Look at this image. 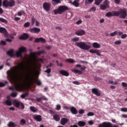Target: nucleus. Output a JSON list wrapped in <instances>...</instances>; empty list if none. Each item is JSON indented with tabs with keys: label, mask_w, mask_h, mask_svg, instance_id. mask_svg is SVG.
<instances>
[{
	"label": "nucleus",
	"mask_w": 127,
	"mask_h": 127,
	"mask_svg": "<svg viewBox=\"0 0 127 127\" xmlns=\"http://www.w3.org/2000/svg\"><path fill=\"white\" fill-rule=\"evenodd\" d=\"M7 77L11 82L15 84V86L9 87V90L11 91H19V92L22 91V83L23 82L24 85L26 86H31L32 85V79L30 77V74H28L25 76V78L22 80V78L18 74V66H15L12 67L11 70H8L7 71Z\"/></svg>",
	"instance_id": "nucleus-1"
},
{
	"label": "nucleus",
	"mask_w": 127,
	"mask_h": 127,
	"mask_svg": "<svg viewBox=\"0 0 127 127\" xmlns=\"http://www.w3.org/2000/svg\"><path fill=\"white\" fill-rule=\"evenodd\" d=\"M105 15L107 17H111V16H120L121 18L125 19L127 17V14L126 10L121 9L119 11L108 12Z\"/></svg>",
	"instance_id": "nucleus-2"
},
{
	"label": "nucleus",
	"mask_w": 127,
	"mask_h": 127,
	"mask_svg": "<svg viewBox=\"0 0 127 127\" xmlns=\"http://www.w3.org/2000/svg\"><path fill=\"white\" fill-rule=\"evenodd\" d=\"M66 10H69V8L66 6L62 5L60 6L58 9H54V12L55 14H62Z\"/></svg>",
	"instance_id": "nucleus-3"
},
{
	"label": "nucleus",
	"mask_w": 127,
	"mask_h": 127,
	"mask_svg": "<svg viewBox=\"0 0 127 127\" xmlns=\"http://www.w3.org/2000/svg\"><path fill=\"white\" fill-rule=\"evenodd\" d=\"M75 45L78 47H79L81 49H83V50H88L91 48L90 46L87 45L86 42H80L79 43L76 42Z\"/></svg>",
	"instance_id": "nucleus-4"
},
{
	"label": "nucleus",
	"mask_w": 127,
	"mask_h": 127,
	"mask_svg": "<svg viewBox=\"0 0 127 127\" xmlns=\"http://www.w3.org/2000/svg\"><path fill=\"white\" fill-rule=\"evenodd\" d=\"M3 6L5 7H12V6H14L15 5V1L14 0H9V1L7 0H4L2 2Z\"/></svg>",
	"instance_id": "nucleus-5"
},
{
	"label": "nucleus",
	"mask_w": 127,
	"mask_h": 127,
	"mask_svg": "<svg viewBox=\"0 0 127 127\" xmlns=\"http://www.w3.org/2000/svg\"><path fill=\"white\" fill-rule=\"evenodd\" d=\"M98 127H119V126L113 125L111 122H104L99 124Z\"/></svg>",
	"instance_id": "nucleus-6"
},
{
	"label": "nucleus",
	"mask_w": 127,
	"mask_h": 127,
	"mask_svg": "<svg viewBox=\"0 0 127 127\" xmlns=\"http://www.w3.org/2000/svg\"><path fill=\"white\" fill-rule=\"evenodd\" d=\"M26 48L21 47L19 48V51L16 52V56L17 58L22 57V53L26 52Z\"/></svg>",
	"instance_id": "nucleus-7"
},
{
	"label": "nucleus",
	"mask_w": 127,
	"mask_h": 127,
	"mask_svg": "<svg viewBox=\"0 0 127 127\" xmlns=\"http://www.w3.org/2000/svg\"><path fill=\"white\" fill-rule=\"evenodd\" d=\"M43 7L46 11H49L51 7V3L46 2L43 4Z\"/></svg>",
	"instance_id": "nucleus-8"
},
{
	"label": "nucleus",
	"mask_w": 127,
	"mask_h": 127,
	"mask_svg": "<svg viewBox=\"0 0 127 127\" xmlns=\"http://www.w3.org/2000/svg\"><path fill=\"white\" fill-rule=\"evenodd\" d=\"M30 55L33 57V58H34L35 60L37 61V62H41V63H43L44 60L42 58H38L37 59L36 57L35 56V53H30Z\"/></svg>",
	"instance_id": "nucleus-9"
},
{
	"label": "nucleus",
	"mask_w": 127,
	"mask_h": 127,
	"mask_svg": "<svg viewBox=\"0 0 127 127\" xmlns=\"http://www.w3.org/2000/svg\"><path fill=\"white\" fill-rule=\"evenodd\" d=\"M93 94L96 95L97 97H100L101 96V92H100V90H99L97 88H92L91 90Z\"/></svg>",
	"instance_id": "nucleus-10"
},
{
	"label": "nucleus",
	"mask_w": 127,
	"mask_h": 127,
	"mask_svg": "<svg viewBox=\"0 0 127 127\" xmlns=\"http://www.w3.org/2000/svg\"><path fill=\"white\" fill-rule=\"evenodd\" d=\"M29 31L30 32H31V33H39V32H40L41 31V30L39 28L34 27L32 28H30L29 29Z\"/></svg>",
	"instance_id": "nucleus-11"
},
{
	"label": "nucleus",
	"mask_w": 127,
	"mask_h": 127,
	"mask_svg": "<svg viewBox=\"0 0 127 127\" xmlns=\"http://www.w3.org/2000/svg\"><path fill=\"white\" fill-rule=\"evenodd\" d=\"M0 33H2L5 36H7L8 35V33H7L6 29L2 27H0Z\"/></svg>",
	"instance_id": "nucleus-12"
},
{
	"label": "nucleus",
	"mask_w": 127,
	"mask_h": 127,
	"mask_svg": "<svg viewBox=\"0 0 127 127\" xmlns=\"http://www.w3.org/2000/svg\"><path fill=\"white\" fill-rule=\"evenodd\" d=\"M86 33L85 30H79L76 32H75V34L77 35L78 36H82V35H84Z\"/></svg>",
	"instance_id": "nucleus-13"
},
{
	"label": "nucleus",
	"mask_w": 127,
	"mask_h": 127,
	"mask_svg": "<svg viewBox=\"0 0 127 127\" xmlns=\"http://www.w3.org/2000/svg\"><path fill=\"white\" fill-rule=\"evenodd\" d=\"M33 119L36 121V122H41L42 121V117L41 115H33Z\"/></svg>",
	"instance_id": "nucleus-14"
},
{
	"label": "nucleus",
	"mask_w": 127,
	"mask_h": 127,
	"mask_svg": "<svg viewBox=\"0 0 127 127\" xmlns=\"http://www.w3.org/2000/svg\"><path fill=\"white\" fill-rule=\"evenodd\" d=\"M69 122V119L65 118H63L61 120V124L62 126H65Z\"/></svg>",
	"instance_id": "nucleus-15"
},
{
	"label": "nucleus",
	"mask_w": 127,
	"mask_h": 127,
	"mask_svg": "<svg viewBox=\"0 0 127 127\" xmlns=\"http://www.w3.org/2000/svg\"><path fill=\"white\" fill-rule=\"evenodd\" d=\"M60 74H61V75L65 76V77H68V76H69V72L64 69L61 70L60 71Z\"/></svg>",
	"instance_id": "nucleus-16"
},
{
	"label": "nucleus",
	"mask_w": 127,
	"mask_h": 127,
	"mask_svg": "<svg viewBox=\"0 0 127 127\" xmlns=\"http://www.w3.org/2000/svg\"><path fill=\"white\" fill-rule=\"evenodd\" d=\"M7 54L10 57H14V50L13 49H10L7 51Z\"/></svg>",
	"instance_id": "nucleus-17"
},
{
	"label": "nucleus",
	"mask_w": 127,
	"mask_h": 127,
	"mask_svg": "<svg viewBox=\"0 0 127 127\" xmlns=\"http://www.w3.org/2000/svg\"><path fill=\"white\" fill-rule=\"evenodd\" d=\"M70 112L72 115H77L78 114V112L77 111V109L76 108L74 107H71L70 108Z\"/></svg>",
	"instance_id": "nucleus-18"
},
{
	"label": "nucleus",
	"mask_w": 127,
	"mask_h": 127,
	"mask_svg": "<svg viewBox=\"0 0 127 127\" xmlns=\"http://www.w3.org/2000/svg\"><path fill=\"white\" fill-rule=\"evenodd\" d=\"M79 1H80V0H75L73 2H71V3L72 5H74L75 7H78L79 5Z\"/></svg>",
	"instance_id": "nucleus-19"
},
{
	"label": "nucleus",
	"mask_w": 127,
	"mask_h": 127,
	"mask_svg": "<svg viewBox=\"0 0 127 127\" xmlns=\"http://www.w3.org/2000/svg\"><path fill=\"white\" fill-rule=\"evenodd\" d=\"M28 37H29V36L27 34L24 33L21 37H20V39L24 40L25 39H27Z\"/></svg>",
	"instance_id": "nucleus-20"
},
{
	"label": "nucleus",
	"mask_w": 127,
	"mask_h": 127,
	"mask_svg": "<svg viewBox=\"0 0 127 127\" xmlns=\"http://www.w3.org/2000/svg\"><path fill=\"white\" fill-rule=\"evenodd\" d=\"M13 105H14V106H15L16 108H19V106H20V103L17 100H14L13 102Z\"/></svg>",
	"instance_id": "nucleus-21"
},
{
	"label": "nucleus",
	"mask_w": 127,
	"mask_h": 127,
	"mask_svg": "<svg viewBox=\"0 0 127 127\" xmlns=\"http://www.w3.org/2000/svg\"><path fill=\"white\" fill-rule=\"evenodd\" d=\"M78 126L80 127H85L86 126V122L83 121H79L77 123Z\"/></svg>",
	"instance_id": "nucleus-22"
},
{
	"label": "nucleus",
	"mask_w": 127,
	"mask_h": 127,
	"mask_svg": "<svg viewBox=\"0 0 127 127\" xmlns=\"http://www.w3.org/2000/svg\"><path fill=\"white\" fill-rule=\"evenodd\" d=\"M71 71L73 72V73H74L75 74H79V75H81L83 73L82 72V71L78 70V69H72Z\"/></svg>",
	"instance_id": "nucleus-23"
},
{
	"label": "nucleus",
	"mask_w": 127,
	"mask_h": 127,
	"mask_svg": "<svg viewBox=\"0 0 127 127\" xmlns=\"http://www.w3.org/2000/svg\"><path fill=\"white\" fill-rule=\"evenodd\" d=\"M92 46L94 48H100L101 47V45L98 44L97 42H94L92 44Z\"/></svg>",
	"instance_id": "nucleus-24"
},
{
	"label": "nucleus",
	"mask_w": 127,
	"mask_h": 127,
	"mask_svg": "<svg viewBox=\"0 0 127 127\" xmlns=\"http://www.w3.org/2000/svg\"><path fill=\"white\" fill-rule=\"evenodd\" d=\"M53 119L56 122H59L60 121V116L58 115H56L53 116Z\"/></svg>",
	"instance_id": "nucleus-25"
},
{
	"label": "nucleus",
	"mask_w": 127,
	"mask_h": 127,
	"mask_svg": "<svg viewBox=\"0 0 127 127\" xmlns=\"http://www.w3.org/2000/svg\"><path fill=\"white\" fill-rule=\"evenodd\" d=\"M103 3V4L105 5L107 7V8H110V1L108 0H105Z\"/></svg>",
	"instance_id": "nucleus-26"
},
{
	"label": "nucleus",
	"mask_w": 127,
	"mask_h": 127,
	"mask_svg": "<svg viewBox=\"0 0 127 127\" xmlns=\"http://www.w3.org/2000/svg\"><path fill=\"white\" fill-rule=\"evenodd\" d=\"M52 4H58L61 3V0H52Z\"/></svg>",
	"instance_id": "nucleus-27"
},
{
	"label": "nucleus",
	"mask_w": 127,
	"mask_h": 127,
	"mask_svg": "<svg viewBox=\"0 0 127 127\" xmlns=\"http://www.w3.org/2000/svg\"><path fill=\"white\" fill-rule=\"evenodd\" d=\"M19 64V67H20L21 69H22L23 71H24L25 70V64H24L22 62L20 63Z\"/></svg>",
	"instance_id": "nucleus-28"
},
{
	"label": "nucleus",
	"mask_w": 127,
	"mask_h": 127,
	"mask_svg": "<svg viewBox=\"0 0 127 127\" xmlns=\"http://www.w3.org/2000/svg\"><path fill=\"white\" fill-rule=\"evenodd\" d=\"M5 105H6V106H10L12 105V103L10 100H9V99H7V100H6L5 102Z\"/></svg>",
	"instance_id": "nucleus-29"
},
{
	"label": "nucleus",
	"mask_w": 127,
	"mask_h": 127,
	"mask_svg": "<svg viewBox=\"0 0 127 127\" xmlns=\"http://www.w3.org/2000/svg\"><path fill=\"white\" fill-rule=\"evenodd\" d=\"M65 62H67L68 63H71L73 64V63H75V61L72 59H67L65 60Z\"/></svg>",
	"instance_id": "nucleus-30"
},
{
	"label": "nucleus",
	"mask_w": 127,
	"mask_h": 127,
	"mask_svg": "<svg viewBox=\"0 0 127 127\" xmlns=\"http://www.w3.org/2000/svg\"><path fill=\"white\" fill-rule=\"evenodd\" d=\"M30 110L33 113H36V112H37V111H38L37 109H36V108L34 107V106H31L30 107Z\"/></svg>",
	"instance_id": "nucleus-31"
},
{
	"label": "nucleus",
	"mask_w": 127,
	"mask_h": 127,
	"mask_svg": "<svg viewBox=\"0 0 127 127\" xmlns=\"http://www.w3.org/2000/svg\"><path fill=\"white\" fill-rule=\"evenodd\" d=\"M8 127H16V125L14 124V123L12 122H10L8 124Z\"/></svg>",
	"instance_id": "nucleus-32"
},
{
	"label": "nucleus",
	"mask_w": 127,
	"mask_h": 127,
	"mask_svg": "<svg viewBox=\"0 0 127 127\" xmlns=\"http://www.w3.org/2000/svg\"><path fill=\"white\" fill-rule=\"evenodd\" d=\"M100 9H101V10H105V9H106V8H108V7L106 6L104 4H100Z\"/></svg>",
	"instance_id": "nucleus-33"
},
{
	"label": "nucleus",
	"mask_w": 127,
	"mask_h": 127,
	"mask_svg": "<svg viewBox=\"0 0 127 127\" xmlns=\"http://www.w3.org/2000/svg\"><path fill=\"white\" fill-rule=\"evenodd\" d=\"M0 21L3 23H5V24H7V20L4 18L0 17Z\"/></svg>",
	"instance_id": "nucleus-34"
},
{
	"label": "nucleus",
	"mask_w": 127,
	"mask_h": 127,
	"mask_svg": "<svg viewBox=\"0 0 127 127\" xmlns=\"http://www.w3.org/2000/svg\"><path fill=\"white\" fill-rule=\"evenodd\" d=\"M110 36H112V37L116 36V35H118V31H115L112 33H111L110 34Z\"/></svg>",
	"instance_id": "nucleus-35"
},
{
	"label": "nucleus",
	"mask_w": 127,
	"mask_h": 127,
	"mask_svg": "<svg viewBox=\"0 0 127 127\" xmlns=\"http://www.w3.org/2000/svg\"><path fill=\"white\" fill-rule=\"evenodd\" d=\"M21 126H23V125H25L26 124V121L24 119H21L20 121Z\"/></svg>",
	"instance_id": "nucleus-36"
},
{
	"label": "nucleus",
	"mask_w": 127,
	"mask_h": 127,
	"mask_svg": "<svg viewBox=\"0 0 127 127\" xmlns=\"http://www.w3.org/2000/svg\"><path fill=\"white\" fill-rule=\"evenodd\" d=\"M46 68H47V69L45 71L46 73H47V74H50V73H51V68H49V66H47Z\"/></svg>",
	"instance_id": "nucleus-37"
},
{
	"label": "nucleus",
	"mask_w": 127,
	"mask_h": 127,
	"mask_svg": "<svg viewBox=\"0 0 127 127\" xmlns=\"http://www.w3.org/2000/svg\"><path fill=\"white\" fill-rule=\"evenodd\" d=\"M102 3V2L100 0H95V4L96 5H100V4Z\"/></svg>",
	"instance_id": "nucleus-38"
},
{
	"label": "nucleus",
	"mask_w": 127,
	"mask_h": 127,
	"mask_svg": "<svg viewBox=\"0 0 127 127\" xmlns=\"http://www.w3.org/2000/svg\"><path fill=\"white\" fill-rule=\"evenodd\" d=\"M40 42H41V43H46V40L45 39L40 37Z\"/></svg>",
	"instance_id": "nucleus-39"
},
{
	"label": "nucleus",
	"mask_w": 127,
	"mask_h": 127,
	"mask_svg": "<svg viewBox=\"0 0 127 127\" xmlns=\"http://www.w3.org/2000/svg\"><path fill=\"white\" fill-rule=\"evenodd\" d=\"M114 44H115V45H120L122 44V41L121 40H117L115 42Z\"/></svg>",
	"instance_id": "nucleus-40"
},
{
	"label": "nucleus",
	"mask_w": 127,
	"mask_h": 127,
	"mask_svg": "<svg viewBox=\"0 0 127 127\" xmlns=\"http://www.w3.org/2000/svg\"><path fill=\"white\" fill-rule=\"evenodd\" d=\"M35 82L38 86H41L42 82L40 80H36Z\"/></svg>",
	"instance_id": "nucleus-41"
},
{
	"label": "nucleus",
	"mask_w": 127,
	"mask_h": 127,
	"mask_svg": "<svg viewBox=\"0 0 127 127\" xmlns=\"http://www.w3.org/2000/svg\"><path fill=\"white\" fill-rule=\"evenodd\" d=\"M11 95L13 97H17V93L16 92H12L11 94Z\"/></svg>",
	"instance_id": "nucleus-42"
},
{
	"label": "nucleus",
	"mask_w": 127,
	"mask_h": 127,
	"mask_svg": "<svg viewBox=\"0 0 127 127\" xmlns=\"http://www.w3.org/2000/svg\"><path fill=\"white\" fill-rule=\"evenodd\" d=\"M94 1V0H85V4H88L90 3V4Z\"/></svg>",
	"instance_id": "nucleus-43"
},
{
	"label": "nucleus",
	"mask_w": 127,
	"mask_h": 127,
	"mask_svg": "<svg viewBox=\"0 0 127 127\" xmlns=\"http://www.w3.org/2000/svg\"><path fill=\"white\" fill-rule=\"evenodd\" d=\"M96 8L95 7H92L90 8L89 10H88V12H91V11H96Z\"/></svg>",
	"instance_id": "nucleus-44"
},
{
	"label": "nucleus",
	"mask_w": 127,
	"mask_h": 127,
	"mask_svg": "<svg viewBox=\"0 0 127 127\" xmlns=\"http://www.w3.org/2000/svg\"><path fill=\"white\" fill-rule=\"evenodd\" d=\"M71 41H73V42H77V41H79V38L78 37L73 38L71 39Z\"/></svg>",
	"instance_id": "nucleus-45"
},
{
	"label": "nucleus",
	"mask_w": 127,
	"mask_h": 127,
	"mask_svg": "<svg viewBox=\"0 0 127 127\" xmlns=\"http://www.w3.org/2000/svg\"><path fill=\"white\" fill-rule=\"evenodd\" d=\"M85 113V111L83 109H80L78 111V114L79 115H83V114Z\"/></svg>",
	"instance_id": "nucleus-46"
},
{
	"label": "nucleus",
	"mask_w": 127,
	"mask_h": 127,
	"mask_svg": "<svg viewBox=\"0 0 127 127\" xmlns=\"http://www.w3.org/2000/svg\"><path fill=\"white\" fill-rule=\"evenodd\" d=\"M87 116L88 117H93V116H95V114L93 112H89L87 114Z\"/></svg>",
	"instance_id": "nucleus-47"
},
{
	"label": "nucleus",
	"mask_w": 127,
	"mask_h": 127,
	"mask_svg": "<svg viewBox=\"0 0 127 127\" xmlns=\"http://www.w3.org/2000/svg\"><path fill=\"white\" fill-rule=\"evenodd\" d=\"M56 110H57V111H60V110H61V105H60V104H58L56 106Z\"/></svg>",
	"instance_id": "nucleus-48"
},
{
	"label": "nucleus",
	"mask_w": 127,
	"mask_h": 127,
	"mask_svg": "<svg viewBox=\"0 0 127 127\" xmlns=\"http://www.w3.org/2000/svg\"><path fill=\"white\" fill-rule=\"evenodd\" d=\"M30 25V23L29 22H27L24 24V27H28V26H29Z\"/></svg>",
	"instance_id": "nucleus-49"
},
{
	"label": "nucleus",
	"mask_w": 127,
	"mask_h": 127,
	"mask_svg": "<svg viewBox=\"0 0 127 127\" xmlns=\"http://www.w3.org/2000/svg\"><path fill=\"white\" fill-rule=\"evenodd\" d=\"M0 45H6V42H5V41H1L0 42Z\"/></svg>",
	"instance_id": "nucleus-50"
},
{
	"label": "nucleus",
	"mask_w": 127,
	"mask_h": 127,
	"mask_svg": "<svg viewBox=\"0 0 127 127\" xmlns=\"http://www.w3.org/2000/svg\"><path fill=\"white\" fill-rule=\"evenodd\" d=\"M96 51H97V50L91 49L89 51V52H90V53H91L92 54H94L96 53Z\"/></svg>",
	"instance_id": "nucleus-51"
},
{
	"label": "nucleus",
	"mask_w": 127,
	"mask_h": 127,
	"mask_svg": "<svg viewBox=\"0 0 127 127\" xmlns=\"http://www.w3.org/2000/svg\"><path fill=\"white\" fill-rule=\"evenodd\" d=\"M35 43H39L40 42V38H36L34 41Z\"/></svg>",
	"instance_id": "nucleus-52"
},
{
	"label": "nucleus",
	"mask_w": 127,
	"mask_h": 127,
	"mask_svg": "<svg viewBox=\"0 0 127 127\" xmlns=\"http://www.w3.org/2000/svg\"><path fill=\"white\" fill-rule=\"evenodd\" d=\"M121 112H123L124 113H127V108H121Z\"/></svg>",
	"instance_id": "nucleus-53"
},
{
	"label": "nucleus",
	"mask_w": 127,
	"mask_h": 127,
	"mask_svg": "<svg viewBox=\"0 0 127 127\" xmlns=\"http://www.w3.org/2000/svg\"><path fill=\"white\" fill-rule=\"evenodd\" d=\"M127 35L126 34H122L121 35V38L122 39H125V38H127Z\"/></svg>",
	"instance_id": "nucleus-54"
},
{
	"label": "nucleus",
	"mask_w": 127,
	"mask_h": 127,
	"mask_svg": "<svg viewBox=\"0 0 127 127\" xmlns=\"http://www.w3.org/2000/svg\"><path fill=\"white\" fill-rule=\"evenodd\" d=\"M34 23H35V18H32V19H31V24H32V25H34Z\"/></svg>",
	"instance_id": "nucleus-55"
},
{
	"label": "nucleus",
	"mask_w": 127,
	"mask_h": 127,
	"mask_svg": "<svg viewBox=\"0 0 127 127\" xmlns=\"http://www.w3.org/2000/svg\"><path fill=\"white\" fill-rule=\"evenodd\" d=\"M43 53H45L44 51H41L37 52L38 55H41V54H43Z\"/></svg>",
	"instance_id": "nucleus-56"
},
{
	"label": "nucleus",
	"mask_w": 127,
	"mask_h": 127,
	"mask_svg": "<svg viewBox=\"0 0 127 127\" xmlns=\"http://www.w3.org/2000/svg\"><path fill=\"white\" fill-rule=\"evenodd\" d=\"M122 85L124 88H127V83L125 82H122Z\"/></svg>",
	"instance_id": "nucleus-57"
},
{
	"label": "nucleus",
	"mask_w": 127,
	"mask_h": 127,
	"mask_svg": "<svg viewBox=\"0 0 127 127\" xmlns=\"http://www.w3.org/2000/svg\"><path fill=\"white\" fill-rule=\"evenodd\" d=\"M73 84H74V85H80V82H79L78 81H74L72 82Z\"/></svg>",
	"instance_id": "nucleus-58"
},
{
	"label": "nucleus",
	"mask_w": 127,
	"mask_h": 127,
	"mask_svg": "<svg viewBox=\"0 0 127 127\" xmlns=\"http://www.w3.org/2000/svg\"><path fill=\"white\" fill-rule=\"evenodd\" d=\"M114 1L116 4H120V3L121 2L120 0H114Z\"/></svg>",
	"instance_id": "nucleus-59"
},
{
	"label": "nucleus",
	"mask_w": 127,
	"mask_h": 127,
	"mask_svg": "<svg viewBox=\"0 0 127 127\" xmlns=\"http://www.w3.org/2000/svg\"><path fill=\"white\" fill-rule=\"evenodd\" d=\"M41 100H44V101H47V100H48V99H47V98H46V97H45V96H42V97H41Z\"/></svg>",
	"instance_id": "nucleus-60"
},
{
	"label": "nucleus",
	"mask_w": 127,
	"mask_h": 127,
	"mask_svg": "<svg viewBox=\"0 0 127 127\" xmlns=\"http://www.w3.org/2000/svg\"><path fill=\"white\" fill-rule=\"evenodd\" d=\"M95 54H96V55H98V56H101V54L100 53V51H99V50H96V52Z\"/></svg>",
	"instance_id": "nucleus-61"
},
{
	"label": "nucleus",
	"mask_w": 127,
	"mask_h": 127,
	"mask_svg": "<svg viewBox=\"0 0 127 127\" xmlns=\"http://www.w3.org/2000/svg\"><path fill=\"white\" fill-rule=\"evenodd\" d=\"M81 23H82V20H79L76 22V24L77 25L81 24Z\"/></svg>",
	"instance_id": "nucleus-62"
},
{
	"label": "nucleus",
	"mask_w": 127,
	"mask_h": 127,
	"mask_svg": "<svg viewBox=\"0 0 127 127\" xmlns=\"http://www.w3.org/2000/svg\"><path fill=\"white\" fill-rule=\"evenodd\" d=\"M88 125H90L91 126H92V125H94V122L92 120L88 121Z\"/></svg>",
	"instance_id": "nucleus-63"
},
{
	"label": "nucleus",
	"mask_w": 127,
	"mask_h": 127,
	"mask_svg": "<svg viewBox=\"0 0 127 127\" xmlns=\"http://www.w3.org/2000/svg\"><path fill=\"white\" fill-rule=\"evenodd\" d=\"M36 101H37V102H41V101H42V99H41V98H36Z\"/></svg>",
	"instance_id": "nucleus-64"
}]
</instances>
